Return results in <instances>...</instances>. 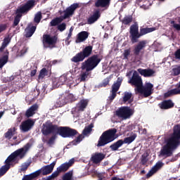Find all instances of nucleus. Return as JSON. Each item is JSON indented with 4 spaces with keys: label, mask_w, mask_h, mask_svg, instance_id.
Here are the masks:
<instances>
[{
    "label": "nucleus",
    "mask_w": 180,
    "mask_h": 180,
    "mask_svg": "<svg viewBox=\"0 0 180 180\" xmlns=\"http://www.w3.org/2000/svg\"><path fill=\"white\" fill-rule=\"evenodd\" d=\"M43 128L41 133L44 136H49V134H53L49 140L43 139V143H46L49 147H52L56 143V139H57V134L67 139L68 137H74L78 134V131L75 129H71L68 127H60L57 124H53L51 121H47L45 124H43Z\"/></svg>",
    "instance_id": "1"
},
{
    "label": "nucleus",
    "mask_w": 180,
    "mask_h": 180,
    "mask_svg": "<svg viewBox=\"0 0 180 180\" xmlns=\"http://www.w3.org/2000/svg\"><path fill=\"white\" fill-rule=\"evenodd\" d=\"M92 50H94V46L91 45L86 46L71 58L72 63L75 64L82 63L81 65L83 68L94 71L95 68L99 65V63L103 60V56L98 54L91 56Z\"/></svg>",
    "instance_id": "2"
},
{
    "label": "nucleus",
    "mask_w": 180,
    "mask_h": 180,
    "mask_svg": "<svg viewBox=\"0 0 180 180\" xmlns=\"http://www.w3.org/2000/svg\"><path fill=\"white\" fill-rule=\"evenodd\" d=\"M180 146V124L174 125L173 133L166 140V144L160 151L159 157H172L174 151Z\"/></svg>",
    "instance_id": "3"
},
{
    "label": "nucleus",
    "mask_w": 180,
    "mask_h": 180,
    "mask_svg": "<svg viewBox=\"0 0 180 180\" xmlns=\"http://www.w3.org/2000/svg\"><path fill=\"white\" fill-rule=\"evenodd\" d=\"M30 147H32V144L27 143L22 148L15 150L7 158L4 162L5 165L0 168V178L1 176H4L9 171L11 165L18 164L19 160H23L25 158L26 154H27V151L30 150Z\"/></svg>",
    "instance_id": "4"
},
{
    "label": "nucleus",
    "mask_w": 180,
    "mask_h": 180,
    "mask_svg": "<svg viewBox=\"0 0 180 180\" xmlns=\"http://www.w3.org/2000/svg\"><path fill=\"white\" fill-rule=\"evenodd\" d=\"M155 30H156L155 27H141L140 32H139V24L135 22L134 25H131L129 28V37L131 43H137L141 36H146L148 33H151L155 32Z\"/></svg>",
    "instance_id": "5"
},
{
    "label": "nucleus",
    "mask_w": 180,
    "mask_h": 180,
    "mask_svg": "<svg viewBox=\"0 0 180 180\" xmlns=\"http://www.w3.org/2000/svg\"><path fill=\"white\" fill-rule=\"evenodd\" d=\"M34 0H28L25 4L21 5L18 7L15 11V16L14 18V20L12 25V27L18 26L20 22V19H22V16L23 15H27L30 11H32L34 6L35 4Z\"/></svg>",
    "instance_id": "6"
},
{
    "label": "nucleus",
    "mask_w": 180,
    "mask_h": 180,
    "mask_svg": "<svg viewBox=\"0 0 180 180\" xmlns=\"http://www.w3.org/2000/svg\"><path fill=\"white\" fill-rule=\"evenodd\" d=\"M116 133H117V129L115 128L105 131L99 137L96 145L97 147H105L106 144H109V143L115 141L116 139Z\"/></svg>",
    "instance_id": "7"
},
{
    "label": "nucleus",
    "mask_w": 180,
    "mask_h": 180,
    "mask_svg": "<svg viewBox=\"0 0 180 180\" xmlns=\"http://www.w3.org/2000/svg\"><path fill=\"white\" fill-rule=\"evenodd\" d=\"M134 115V110L129 106H122L115 111V116L122 120H127Z\"/></svg>",
    "instance_id": "8"
},
{
    "label": "nucleus",
    "mask_w": 180,
    "mask_h": 180,
    "mask_svg": "<svg viewBox=\"0 0 180 180\" xmlns=\"http://www.w3.org/2000/svg\"><path fill=\"white\" fill-rule=\"evenodd\" d=\"M57 40H58V37L56 35L44 34L42 39L44 49H55Z\"/></svg>",
    "instance_id": "9"
},
{
    "label": "nucleus",
    "mask_w": 180,
    "mask_h": 180,
    "mask_svg": "<svg viewBox=\"0 0 180 180\" xmlns=\"http://www.w3.org/2000/svg\"><path fill=\"white\" fill-rule=\"evenodd\" d=\"M129 84H131L132 86H136L135 92L136 94H137V90L143 84V79H141V76L139 75V72H137V71H134L131 79L129 80Z\"/></svg>",
    "instance_id": "10"
},
{
    "label": "nucleus",
    "mask_w": 180,
    "mask_h": 180,
    "mask_svg": "<svg viewBox=\"0 0 180 180\" xmlns=\"http://www.w3.org/2000/svg\"><path fill=\"white\" fill-rule=\"evenodd\" d=\"M153 88H154V85L153 84L148 82L146 83L145 86H142L136 90V94H141L143 95L144 98H148L153 94Z\"/></svg>",
    "instance_id": "11"
},
{
    "label": "nucleus",
    "mask_w": 180,
    "mask_h": 180,
    "mask_svg": "<svg viewBox=\"0 0 180 180\" xmlns=\"http://www.w3.org/2000/svg\"><path fill=\"white\" fill-rule=\"evenodd\" d=\"M56 162H53L50 165L42 167L41 169L37 170L35 172H39L38 176H40V174L42 175H49L53 172L54 167H56Z\"/></svg>",
    "instance_id": "12"
},
{
    "label": "nucleus",
    "mask_w": 180,
    "mask_h": 180,
    "mask_svg": "<svg viewBox=\"0 0 180 180\" xmlns=\"http://www.w3.org/2000/svg\"><path fill=\"white\" fill-rule=\"evenodd\" d=\"M79 8V4L77 3H75L72 4L70 6L68 7L66 10L64 11L65 14L63 15V19H67V18H70L74 15V12H75V9Z\"/></svg>",
    "instance_id": "13"
},
{
    "label": "nucleus",
    "mask_w": 180,
    "mask_h": 180,
    "mask_svg": "<svg viewBox=\"0 0 180 180\" xmlns=\"http://www.w3.org/2000/svg\"><path fill=\"white\" fill-rule=\"evenodd\" d=\"M160 109L162 110H168V109H172L175 106V103L172 100H165L158 104Z\"/></svg>",
    "instance_id": "14"
},
{
    "label": "nucleus",
    "mask_w": 180,
    "mask_h": 180,
    "mask_svg": "<svg viewBox=\"0 0 180 180\" xmlns=\"http://www.w3.org/2000/svg\"><path fill=\"white\" fill-rule=\"evenodd\" d=\"M146 46H147V41L143 40L140 41L137 45L135 46L134 49V56L136 57L140 56V53H141V50L146 49Z\"/></svg>",
    "instance_id": "15"
},
{
    "label": "nucleus",
    "mask_w": 180,
    "mask_h": 180,
    "mask_svg": "<svg viewBox=\"0 0 180 180\" xmlns=\"http://www.w3.org/2000/svg\"><path fill=\"white\" fill-rule=\"evenodd\" d=\"M146 46H147V41L143 40L140 41L137 45L135 46L134 49V56L136 57L140 56V53H141V50L146 49Z\"/></svg>",
    "instance_id": "16"
},
{
    "label": "nucleus",
    "mask_w": 180,
    "mask_h": 180,
    "mask_svg": "<svg viewBox=\"0 0 180 180\" xmlns=\"http://www.w3.org/2000/svg\"><path fill=\"white\" fill-rule=\"evenodd\" d=\"M34 125V122H33V120H32L31 119H28L22 122L20 127V130H22V131H23L24 133H26L29 131V130H30V129H32V127H33Z\"/></svg>",
    "instance_id": "17"
},
{
    "label": "nucleus",
    "mask_w": 180,
    "mask_h": 180,
    "mask_svg": "<svg viewBox=\"0 0 180 180\" xmlns=\"http://www.w3.org/2000/svg\"><path fill=\"white\" fill-rule=\"evenodd\" d=\"M100 18H101V10L96 9L93 13V15L88 18L87 25H94L95 22H98Z\"/></svg>",
    "instance_id": "18"
},
{
    "label": "nucleus",
    "mask_w": 180,
    "mask_h": 180,
    "mask_svg": "<svg viewBox=\"0 0 180 180\" xmlns=\"http://www.w3.org/2000/svg\"><path fill=\"white\" fill-rule=\"evenodd\" d=\"M137 71L140 74V75H142L145 78H150V77H154V74H155V71L150 68H148V69L139 68Z\"/></svg>",
    "instance_id": "19"
},
{
    "label": "nucleus",
    "mask_w": 180,
    "mask_h": 180,
    "mask_svg": "<svg viewBox=\"0 0 180 180\" xmlns=\"http://www.w3.org/2000/svg\"><path fill=\"white\" fill-rule=\"evenodd\" d=\"M105 157H106V155L102 153H96L92 155L91 161H92L93 164H101L105 160Z\"/></svg>",
    "instance_id": "20"
},
{
    "label": "nucleus",
    "mask_w": 180,
    "mask_h": 180,
    "mask_svg": "<svg viewBox=\"0 0 180 180\" xmlns=\"http://www.w3.org/2000/svg\"><path fill=\"white\" fill-rule=\"evenodd\" d=\"M36 29H37V26L34 25L32 22L28 24L27 27L25 28V37L26 38L32 37L33 34H34V32H36Z\"/></svg>",
    "instance_id": "21"
},
{
    "label": "nucleus",
    "mask_w": 180,
    "mask_h": 180,
    "mask_svg": "<svg viewBox=\"0 0 180 180\" xmlns=\"http://www.w3.org/2000/svg\"><path fill=\"white\" fill-rule=\"evenodd\" d=\"M75 160L74 159H71L68 162H65L60 165L58 167H57L58 171L59 172H67L70 168H71L72 165H74Z\"/></svg>",
    "instance_id": "22"
},
{
    "label": "nucleus",
    "mask_w": 180,
    "mask_h": 180,
    "mask_svg": "<svg viewBox=\"0 0 180 180\" xmlns=\"http://www.w3.org/2000/svg\"><path fill=\"white\" fill-rule=\"evenodd\" d=\"M39 109V105L34 104L32 105L30 108L27 109L25 112V117H32L33 115H36V112H37V110Z\"/></svg>",
    "instance_id": "23"
},
{
    "label": "nucleus",
    "mask_w": 180,
    "mask_h": 180,
    "mask_svg": "<svg viewBox=\"0 0 180 180\" xmlns=\"http://www.w3.org/2000/svg\"><path fill=\"white\" fill-rule=\"evenodd\" d=\"M112 0H97L95 2L96 8H105L108 9L110 6V1Z\"/></svg>",
    "instance_id": "24"
},
{
    "label": "nucleus",
    "mask_w": 180,
    "mask_h": 180,
    "mask_svg": "<svg viewBox=\"0 0 180 180\" xmlns=\"http://www.w3.org/2000/svg\"><path fill=\"white\" fill-rule=\"evenodd\" d=\"M89 102V101L86 99H82L76 106L77 110H78V112H84V110L86 109Z\"/></svg>",
    "instance_id": "25"
},
{
    "label": "nucleus",
    "mask_w": 180,
    "mask_h": 180,
    "mask_svg": "<svg viewBox=\"0 0 180 180\" xmlns=\"http://www.w3.org/2000/svg\"><path fill=\"white\" fill-rule=\"evenodd\" d=\"M68 101L65 96V94H63L60 96L58 99H57L56 103L55 104L56 108H63V106L67 105Z\"/></svg>",
    "instance_id": "26"
},
{
    "label": "nucleus",
    "mask_w": 180,
    "mask_h": 180,
    "mask_svg": "<svg viewBox=\"0 0 180 180\" xmlns=\"http://www.w3.org/2000/svg\"><path fill=\"white\" fill-rule=\"evenodd\" d=\"M18 130V128L13 127L8 129V131H6L4 134L5 139H7V140H11L15 134H18V132L16 131Z\"/></svg>",
    "instance_id": "27"
},
{
    "label": "nucleus",
    "mask_w": 180,
    "mask_h": 180,
    "mask_svg": "<svg viewBox=\"0 0 180 180\" xmlns=\"http://www.w3.org/2000/svg\"><path fill=\"white\" fill-rule=\"evenodd\" d=\"M89 33L86 31H83L79 32L77 34V39L76 43H82V41H85V40L89 37Z\"/></svg>",
    "instance_id": "28"
},
{
    "label": "nucleus",
    "mask_w": 180,
    "mask_h": 180,
    "mask_svg": "<svg viewBox=\"0 0 180 180\" xmlns=\"http://www.w3.org/2000/svg\"><path fill=\"white\" fill-rule=\"evenodd\" d=\"M80 68L82 71H85L82 72L80 75V82H85L86 81V78H88L89 76V72H91V70H88L86 68H83L82 65Z\"/></svg>",
    "instance_id": "29"
},
{
    "label": "nucleus",
    "mask_w": 180,
    "mask_h": 180,
    "mask_svg": "<svg viewBox=\"0 0 180 180\" xmlns=\"http://www.w3.org/2000/svg\"><path fill=\"white\" fill-rule=\"evenodd\" d=\"M174 95H180V89L178 88L169 90L167 92L164 94L165 98H169L174 96Z\"/></svg>",
    "instance_id": "30"
},
{
    "label": "nucleus",
    "mask_w": 180,
    "mask_h": 180,
    "mask_svg": "<svg viewBox=\"0 0 180 180\" xmlns=\"http://www.w3.org/2000/svg\"><path fill=\"white\" fill-rule=\"evenodd\" d=\"M123 139H120L117 142L110 146V148L112 150V151H117L119 148L123 146Z\"/></svg>",
    "instance_id": "31"
},
{
    "label": "nucleus",
    "mask_w": 180,
    "mask_h": 180,
    "mask_svg": "<svg viewBox=\"0 0 180 180\" xmlns=\"http://www.w3.org/2000/svg\"><path fill=\"white\" fill-rule=\"evenodd\" d=\"M123 139H120L117 142L110 146V148L112 150V151H117L119 148L123 146Z\"/></svg>",
    "instance_id": "32"
},
{
    "label": "nucleus",
    "mask_w": 180,
    "mask_h": 180,
    "mask_svg": "<svg viewBox=\"0 0 180 180\" xmlns=\"http://www.w3.org/2000/svg\"><path fill=\"white\" fill-rule=\"evenodd\" d=\"M9 60V52L7 51V53L2 56V58H0V70H2L4 68V66L8 63Z\"/></svg>",
    "instance_id": "33"
},
{
    "label": "nucleus",
    "mask_w": 180,
    "mask_h": 180,
    "mask_svg": "<svg viewBox=\"0 0 180 180\" xmlns=\"http://www.w3.org/2000/svg\"><path fill=\"white\" fill-rule=\"evenodd\" d=\"M39 178V172H34L30 174L25 175L22 180H33Z\"/></svg>",
    "instance_id": "34"
},
{
    "label": "nucleus",
    "mask_w": 180,
    "mask_h": 180,
    "mask_svg": "<svg viewBox=\"0 0 180 180\" xmlns=\"http://www.w3.org/2000/svg\"><path fill=\"white\" fill-rule=\"evenodd\" d=\"M121 22L122 25H124L125 26H130V23L133 22V15H125Z\"/></svg>",
    "instance_id": "35"
},
{
    "label": "nucleus",
    "mask_w": 180,
    "mask_h": 180,
    "mask_svg": "<svg viewBox=\"0 0 180 180\" xmlns=\"http://www.w3.org/2000/svg\"><path fill=\"white\" fill-rule=\"evenodd\" d=\"M131 96H133V94H131V93L125 91L122 100L124 103H126V102L131 103V102H133V100H131Z\"/></svg>",
    "instance_id": "36"
},
{
    "label": "nucleus",
    "mask_w": 180,
    "mask_h": 180,
    "mask_svg": "<svg viewBox=\"0 0 180 180\" xmlns=\"http://www.w3.org/2000/svg\"><path fill=\"white\" fill-rule=\"evenodd\" d=\"M136 138H137V134H134L133 135H131L129 137L124 138L123 140V143L124 144H131V143H133V141H134V140H136Z\"/></svg>",
    "instance_id": "37"
},
{
    "label": "nucleus",
    "mask_w": 180,
    "mask_h": 180,
    "mask_svg": "<svg viewBox=\"0 0 180 180\" xmlns=\"http://www.w3.org/2000/svg\"><path fill=\"white\" fill-rule=\"evenodd\" d=\"M85 139V136L82 134H79V136L71 142L72 146H77V144H79L82 140Z\"/></svg>",
    "instance_id": "38"
},
{
    "label": "nucleus",
    "mask_w": 180,
    "mask_h": 180,
    "mask_svg": "<svg viewBox=\"0 0 180 180\" xmlns=\"http://www.w3.org/2000/svg\"><path fill=\"white\" fill-rule=\"evenodd\" d=\"M74 172L72 170H70L63 176L62 180H74V179L72 178Z\"/></svg>",
    "instance_id": "39"
},
{
    "label": "nucleus",
    "mask_w": 180,
    "mask_h": 180,
    "mask_svg": "<svg viewBox=\"0 0 180 180\" xmlns=\"http://www.w3.org/2000/svg\"><path fill=\"white\" fill-rule=\"evenodd\" d=\"M47 75H49V70H47L46 68H43L39 72L38 78L39 79H43V78H44V77H47Z\"/></svg>",
    "instance_id": "40"
},
{
    "label": "nucleus",
    "mask_w": 180,
    "mask_h": 180,
    "mask_svg": "<svg viewBox=\"0 0 180 180\" xmlns=\"http://www.w3.org/2000/svg\"><path fill=\"white\" fill-rule=\"evenodd\" d=\"M93 127H94V124L93 123L90 124L87 127H85V128L84 129V130L82 131V134L84 136H86V135L89 134V133H91V131H92V128Z\"/></svg>",
    "instance_id": "41"
},
{
    "label": "nucleus",
    "mask_w": 180,
    "mask_h": 180,
    "mask_svg": "<svg viewBox=\"0 0 180 180\" xmlns=\"http://www.w3.org/2000/svg\"><path fill=\"white\" fill-rule=\"evenodd\" d=\"M41 19H43V15H41V12L39 11L34 15V23H37V25H39L40 23V20H41Z\"/></svg>",
    "instance_id": "42"
},
{
    "label": "nucleus",
    "mask_w": 180,
    "mask_h": 180,
    "mask_svg": "<svg viewBox=\"0 0 180 180\" xmlns=\"http://www.w3.org/2000/svg\"><path fill=\"white\" fill-rule=\"evenodd\" d=\"M62 22L63 18H56L50 22V25L51 26H58V25H60V23H61Z\"/></svg>",
    "instance_id": "43"
},
{
    "label": "nucleus",
    "mask_w": 180,
    "mask_h": 180,
    "mask_svg": "<svg viewBox=\"0 0 180 180\" xmlns=\"http://www.w3.org/2000/svg\"><path fill=\"white\" fill-rule=\"evenodd\" d=\"M148 162V153H144L141 155V164L142 165H146Z\"/></svg>",
    "instance_id": "44"
},
{
    "label": "nucleus",
    "mask_w": 180,
    "mask_h": 180,
    "mask_svg": "<svg viewBox=\"0 0 180 180\" xmlns=\"http://www.w3.org/2000/svg\"><path fill=\"white\" fill-rule=\"evenodd\" d=\"M120 85H122V82L117 81L116 83L113 84L112 86V91L117 92L120 89Z\"/></svg>",
    "instance_id": "45"
},
{
    "label": "nucleus",
    "mask_w": 180,
    "mask_h": 180,
    "mask_svg": "<svg viewBox=\"0 0 180 180\" xmlns=\"http://www.w3.org/2000/svg\"><path fill=\"white\" fill-rule=\"evenodd\" d=\"M65 96L66 97V99L68 102H75L77 101V98H75V96H74V94H65Z\"/></svg>",
    "instance_id": "46"
},
{
    "label": "nucleus",
    "mask_w": 180,
    "mask_h": 180,
    "mask_svg": "<svg viewBox=\"0 0 180 180\" xmlns=\"http://www.w3.org/2000/svg\"><path fill=\"white\" fill-rule=\"evenodd\" d=\"M67 82V76L62 75L59 77L58 80V85H64Z\"/></svg>",
    "instance_id": "47"
},
{
    "label": "nucleus",
    "mask_w": 180,
    "mask_h": 180,
    "mask_svg": "<svg viewBox=\"0 0 180 180\" xmlns=\"http://www.w3.org/2000/svg\"><path fill=\"white\" fill-rule=\"evenodd\" d=\"M164 166V163L162 162H158L153 167L154 172H157L158 169H161Z\"/></svg>",
    "instance_id": "48"
},
{
    "label": "nucleus",
    "mask_w": 180,
    "mask_h": 180,
    "mask_svg": "<svg viewBox=\"0 0 180 180\" xmlns=\"http://www.w3.org/2000/svg\"><path fill=\"white\" fill-rule=\"evenodd\" d=\"M130 53H131V51L130 50V49H125L124 51L123 56H124V60H129V56H130Z\"/></svg>",
    "instance_id": "49"
},
{
    "label": "nucleus",
    "mask_w": 180,
    "mask_h": 180,
    "mask_svg": "<svg viewBox=\"0 0 180 180\" xmlns=\"http://www.w3.org/2000/svg\"><path fill=\"white\" fill-rule=\"evenodd\" d=\"M65 29H67V24H65V22H63L58 25V30H59L60 32H64Z\"/></svg>",
    "instance_id": "50"
},
{
    "label": "nucleus",
    "mask_w": 180,
    "mask_h": 180,
    "mask_svg": "<svg viewBox=\"0 0 180 180\" xmlns=\"http://www.w3.org/2000/svg\"><path fill=\"white\" fill-rule=\"evenodd\" d=\"M30 167V163H25L21 166L20 170L23 172L25 171H27V169Z\"/></svg>",
    "instance_id": "51"
},
{
    "label": "nucleus",
    "mask_w": 180,
    "mask_h": 180,
    "mask_svg": "<svg viewBox=\"0 0 180 180\" xmlns=\"http://www.w3.org/2000/svg\"><path fill=\"white\" fill-rule=\"evenodd\" d=\"M156 172H154V169L152 168L151 170H150L148 172V173L146 174V178H151V176H153V175H154V174H155Z\"/></svg>",
    "instance_id": "52"
},
{
    "label": "nucleus",
    "mask_w": 180,
    "mask_h": 180,
    "mask_svg": "<svg viewBox=\"0 0 180 180\" xmlns=\"http://www.w3.org/2000/svg\"><path fill=\"white\" fill-rule=\"evenodd\" d=\"M6 25L5 24H1L0 25V33H2V32H5L6 30Z\"/></svg>",
    "instance_id": "53"
},
{
    "label": "nucleus",
    "mask_w": 180,
    "mask_h": 180,
    "mask_svg": "<svg viewBox=\"0 0 180 180\" xmlns=\"http://www.w3.org/2000/svg\"><path fill=\"white\" fill-rule=\"evenodd\" d=\"M10 41H11V39H9V38H5L4 39V41L2 42V44L6 45V46L7 47Z\"/></svg>",
    "instance_id": "54"
},
{
    "label": "nucleus",
    "mask_w": 180,
    "mask_h": 180,
    "mask_svg": "<svg viewBox=\"0 0 180 180\" xmlns=\"http://www.w3.org/2000/svg\"><path fill=\"white\" fill-rule=\"evenodd\" d=\"M108 84H109V78L104 79V80L102 83V86H106Z\"/></svg>",
    "instance_id": "55"
},
{
    "label": "nucleus",
    "mask_w": 180,
    "mask_h": 180,
    "mask_svg": "<svg viewBox=\"0 0 180 180\" xmlns=\"http://www.w3.org/2000/svg\"><path fill=\"white\" fill-rule=\"evenodd\" d=\"M60 170H58V169L57 168L56 170L52 174V175L55 177L57 178V176H58V175H60Z\"/></svg>",
    "instance_id": "56"
},
{
    "label": "nucleus",
    "mask_w": 180,
    "mask_h": 180,
    "mask_svg": "<svg viewBox=\"0 0 180 180\" xmlns=\"http://www.w3.org/2000/svg\"><path fill=\"white\" fill-rule=\"evenodd\" d=\"M116 98V92L112 91V94L109 96L110 101H113Z\"/></svg>",
    "instance_id": "57"
},
{
    "label": "nucleus",
    "mask_w": 180,
    "mask_h": 180,
    "mask_svg": "<svg viewBox=\"0 0 180 180\" xmlns=\"http://www.w3.org/2000/svg\"><path fill=\"white\" fill-rule=\"evenodd\" d=\"M36 72H37V69L32 70L31 71L30 76L31 77H34V75H36Z\"/></svg>",
    "instance_id": "58"
},
{
    "label": "nucleus",
    "mask_w": 180,
    "mask_h": 180,
    "mask_svg": "<svg viewBox=\"0 0 180 180\" xmlns=\"http://www.w3.org/2000/svg\"><path fill=\"white\" fill-rule=\"evenodd\" d=\"M5 49H6V46L4 45V44H1V46L0 47V53H2V51H4Z\"/></svg>",
    "instance_id": "59"
},
{
    "label": "nucleus",
    "mask_w": 180,
    "mask_h": 180,
    "mask_svg": "<svg viewBox=\"0 0 180 180\" xmlns=\"http://www.w3.org/2000/svg\"><path fill=\"white\" fill-rule=\"evenodd\" d=\"M71 36H72V32L71 31L68 33V37H66V40L68 41L70 39H71Z\"/></svg>",
    "instance_id": "60"
},
{
    "label": "nucleus",
    "mask_w": 180,
    "mask_h": 180,
    "mask_svg": "<svg viewBox=\"0 0 180 180\" xmlns=\"http://www.w3.org/2000/svg\"><path fill=\"white\" fill-rule=\"evenodd\" d=\"M111 180H124V179L122 178H118V177H116V176H114L111 179Z\"/></svg>",
    "instance_id": "61"
},
{
    "label": "nucleus",
    "mask_w": 180,
    "mask_h": 180,
    "mask_svg": "<svg viewBox=\"0 0 180 180\" xmlns=\"http://www.w3.org/2000/svg\"><path fill=\"white\" fill-rule=\"evenodd\" d=\"M56 177L52 174L47 177V180L54 179Z\"/></svg>",
    "instance_id": "62"
},
{
    "label": "nucleus",
    "mask_w": 180,
    "mask_h": 180,
    "mask_svg": "<svg viewBox=\"0 0 180 180\" xmlns=\"http://www.w3.org/2000/svg\"><path fill=\"white\" fill-rule=\"evenodd\" d=\"M56 177L52 174L47 177V180L54 179Z\"/></svg>",
    "instance_id": "63"
},
{
    "label": "nucleus",
    "mask_w": 180,
    "mask_h": 180,
    "mask_svg": "<svg viewBox=\"0 0 180 180\" xmlns=\"http://www.w3.org/2000/svg\"><path fill=\"white\" fill-rule=\"evenodd\" d=\"M27 51V49H23L22 51H21V54H25V53Z\"/></svg>",
    "instance_id": "64"
}]
</instances>
